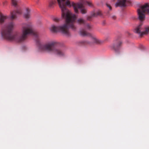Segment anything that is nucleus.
I'll return each mask as SVG.
<instances>
[{
    "label": "nucleus",
    "instance_id": "nucleus-1",
    "mask_svg": "<svg viewBox=\"0 0 149 149\" xmlns=\"http://www.w3.org/2000/svg\"><path fill=\"white\" fill-rule=\"evenodd\" d=\"M14 24L13 22L9 23L5 27L1 26V36L4 38L10 41H15L18 42L24 41L29 35H33L36 38L37 44L39 49L40 51L53 54L60 57L64 56L65 55L64 52L57 48L59 42L54 41H49L43 44L40 43L38 39V33L33 29L32 26L29 24H23L22 26L21 33H16L12 34Z\"/></svg>",
    "mask_w": 149,
    "mask_h": 149
},
{
    "label": "nucleus",
    "instance_id": "nucleus-2",
    "mask_svg": "<svg viewBox=\"0 0 149 149\" xmlns=\"http://www.w3.org/2000/svg\"><path fill=\"white\" fill-rule=\"evenodd\" d=\"M59 6L62 11V16L65 19V23L61 26H56L52 25L50 28L51 31L55 33L60 31L65 35H70L69 28L75 31L76 27L74 25L76 16L72 14L66 8V6H71V4L69 1L66 0H57Z\"/></svg>",
    "mask_w": 149,
    "mask_h": 149
},
{
    "label": "nucleus",
    "instance_id": "nucleus-3",
    "mask_svg": "<svg viewBox=\"0 0 149 149\" xmlns=\"http://www.w3.org/2000/svg\"><path fill=\"white\" fill-rule=\"evenodd\" d=\"M79 3H72V6L73 7L75 12L78 13L79 12L78 9H80L81 13L82 14H86L87 9L85 8L84 6L88 5L90 7H92L93 5L91 2L88 1L86 0H80Z\"/></svg>",
    "mask_w": 149,
    "mask_h": 149
},
{
    "label": "nucleus",
    "instance_id": "nucleus-4",
    "mask_svg": "<svg viewBox=\"0 0 149 149\" xmlns=\"http://www.w3.org/2000/svg\"><path fill=\"white\" fill-rule=\"evenodd\" d=\"M139 19L141 21H143L145 19V13L149 15V4H146L137 10Z\"/></svg>",
    "mask_w": 149,
    "mask_h": 149
},
{
    "label": "nucleus",
    "instance_id": "nucleus-5",
    "mask_svg": "<svg viewBox=\"0 0 149 149\" xmlns=\"http://www.w3.org/2000/svg\"><path fill=\"white\" fill-rule=\"evenodd\" d=\"M84 29H82L80 31V33L81 35L83 36H88L89 33H88L85 30V29L90 30L92 27V26L88 23H86L84 25Z\"/></svg>",
    "mask_w": 149,
    "mask_h": 149
},
{
    "label": "nucleus",
    "instance_id": "nucleus-6",
    "mask_svg": "<svg viewBox=\"0 0 149 149\" xmlns=\"http://www.w3.org/2000/svg\"><path fill=\"white\" fill-rule=\"evenodd\" d=\"M122 44V42L120 40H117L114 42L111 47L112 49L117 52L119 50Z\"/></svg>",
    "mask_w": 149,
    "mask_h": 149
},
{
    "label": "nucleus",
    "instance_id": "nucleus-7",
    "mask_svg": "<svg viewBox=\"0 0 149 149\" xmlns=\"http://www.w3.org/2000/svg\"><path fill=\"white\" fill-rule=\"evenodd\" d=\"M129 1L127 0H118L115 4L116 7H125L127 5Z\"/></svg>",
    "mask_w": 149,
    "mask_h": 149
},
{
    "label": "nucleus",
    "instance_id": "nucleus-8",
    "mask_svg": "<svg viewBox=\"0 0 149 149\" xmlns=\"http://www.w3.org/2000/svg\"><path fill=\"white\" fill-rule=\"evenodd\" d=\"M142 24H140L139 25L137 26L134 30V32L138 34L140 36H142V32H143Z\"/></svg>",
    "mask_w": 149,
    "mask_h": 149
},
{
    "label": "nucleus",
    "instance_id": "nucleus-9",
    "mask_svg": "<svg viewBox=\"0 0 149 149\" xmlns=\"http://www.w3.org/2000/svg\"><path fill=\"white\" fill-rule=\"evenodd\" d=\"M101 14V12L100 11H98L96 13L93 12L91 13L90 16H87V19L88 21H91L93 17H96L98 15H100Z\"/></svg>",
    "mask_w": 149,
    "mask_h": 149
},
{
    "label": "nucleus",
    "instance_id": "nucleus-10",
    "mask_svg": "<svg viewBox=\"0 0 149 149\" xmlns=\"http://www.w3.org/2000/svg\"><path fill=\"white\" fill-rule=\"evenodd\" d=\"M22 12L20 9L17 10L16 11H14L11 13V18L13 20L17 17V15L20 14L22 13Z\"/></svg>",
    "mask_w": 149,
    "mask_h": 149
},
{
    "label": "nucleus",
    "instance_id": "nucleus-11",
    "mask_svg": "<svg viewBox=\"0 0 149 149\" xmlns=\"http://www.w3.org/2000/svg\"><path fill=\"white\" fill-rule=\"evenodd\" d=\"M7 17L4 16L2 13H0V25L3 24L5 22L6 19L7 18Z\"/></svg>",
    "mask_w": 149,
    "mask_h": 149
},
{
    "label": "nucleus",
    "instance_id": "nucleus-12",
    "mask_svg": "<svg viewBox=\"0 0 149 149\" xmlns=\"http://www.w3.org/2000/svg\"><path fill=\"white\" fill-rule=\"evenodd\" d=\"M24 17L26 18H29L30 16V10L28 8H26V11L24 14Z\"/></svg>",
    "mask_w": 149,
    "mask_h": 149
},
{
    "label": "nucleus",
    "instance_id": "nucleus-13",
    "mask_svg": "<svg viewBox=\"0 0 149 149\" xmlns=\"http://www.w3.org/2000/svg\"><path fill=\"white\" fill-rule=\"evenodd\" d=\"M142 36L144 35L149 34V26H146L145 27V30L142 32Z\"/></svg>",
    "mask_w": 149,
    "mask_h": 149
},
{
    "label": "nucleus",
    "instance_id": "nucleus-14",
    "mask_svg": "<svg viewBox=\"0 0 149 149\" xmlns=\"http://www.w3.org/2000/svg\"><path fill=\"white\" fill-rule=\"evenodd\" d=\"M77 22L79 24L83 25H84L86 23V21L83 18H79L77 20Z\"/></svg>",
    "mask_w": 149,
    "mask_h": 149
},
{
    "label": "nucleus",
    "instance_id": "nucleus-15",
    "mask_svg": "<svg viewBox=\"0 0 149 149\" xmlns=\"http://www.w3.org/2000/svg\"><path fill=\"white\" fill-rule=\"evenodd\" d=\"M56 2L55 1L51 0L49 2V6L50 8H53Z\"/></svg>",
    "mask_w": 149,
    "mask_h": 149
},
{
    "label": "nucleus",
    "instance_id": "nucleus-16",
    "mask_svg": "<svg viewBox=\"0 0 149 149\" xmlns=\"http://www.w3.org/2000/svg\"><path fill=\"white\" fill-rule=\"evenodd\" d=\"M92 40L93 42L97 44H100L101 43V42L100 40L95 38H93Z\"/></svg>",
    "mask_w": 149,
    "mask_h": 149
},
{
    "label": "nucleus",
    "instance_id": "nucleus-17",
    "mask_svg": "<svg viewBox=\"0 0 149 149\" xmlns=\"http://www.w3.org/2000/svg\"><path fill=\"white\" fill-rule=\"evenodd\" d=\"M12 3L13 6H15L17 5V1L16 0H12Z\"/></svg>",
    "mask_w": 149,
    "mask_h": 149
},
{
    "label": "nucleus",
    "instance_id": "nucleus-18",
    "mask_svg": "<svg viewBox=\"0 0 149 149\" xmlns=\"http://www.w3.org/2000/svg\"><path fill=\"white\" fill-rule=\"evenodd\" d=\"M59 20V19L57 17H55L53 19V20L56 22H58Z\"/></svg>",
    "mask_w": 149,
    "mask_h": 149
},
{
    "label": "nucleus",
    "instance_id": "nucleus-19",
    "mask_svg": "<svg viewBox=\"0 0 149 149\" xmlns=\"http://www.w3.org/2000/svg\"><path fill=\"white\" fill-rule=\"evenodd\" d=\"M111 17L112 19H115L116 18V16L114 15H111Z\"/></svg>",
    "mask_w": 149,
    "mask_h": 149
},
{
    "label": "nucleus",
    "instance_id": "nucleus-20",
    "mask_svg": "<svg viewBox=\"0 0 149 149\" xmlns=\"http://www.w3.org/2000/svg\"><path fill=\"white\" fill-rule=\"evenodd\" d=\"M81 42L84 44H89L90 43L88 42V41H83Z\"/></svg>",
    "mask_w": 149,
    "mask_h": 149
},
{
    "label": "nucleus",
    "instance_id": "nucleus-21",
    "mask_svg": "<svg viewBox=\"0 0 149 149\" xmlns=\"http://www.w3.org/2000/svg\"><path fill=\"white\" fill-rule=\"evenodd\" d=\"M106 5L110 9V10H111L112 8L111 6L109 4H107Z\"/></svg>",
    "mask_w": 149,
    "mask_h": 149
}]
</instances>
